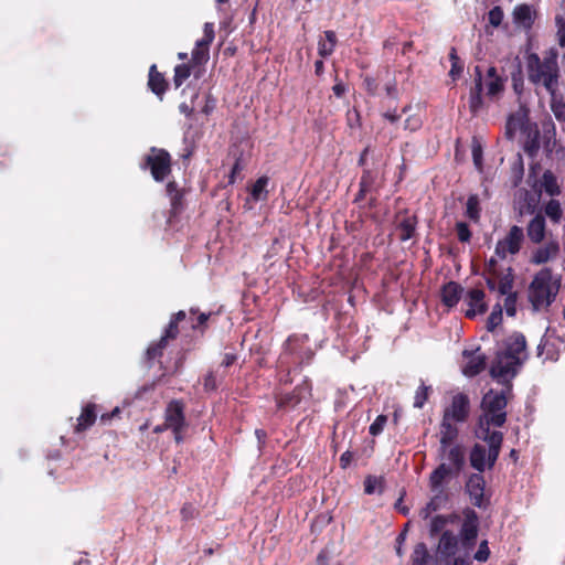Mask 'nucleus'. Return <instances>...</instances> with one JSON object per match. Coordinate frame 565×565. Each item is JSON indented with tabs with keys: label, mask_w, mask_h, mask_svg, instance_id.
<instances>
[{
	"label": "nucleus",
	"mask_w": 565,
	"mask_h": 565,
	"mask_svg": "<svg viewBox=\"0 0 565 565\" xmlns=\"http://www.w3.org/2000/svg\"><path fill=\"white\" fill-rule=\"evenodd\" d=\"M476 436L488 444L489 450L487 451V463L489 468H492L500 455L503 434L499 430H493L492 433H476Z\"/></svg>",
	"instance_id": "f3484780"
},
{
	"label": "nucleus",
	"mask_w": 565,
	"mask_h": 565,
	"mask_svg": "<svg viewBox=\"0 0 565 565\" xmlns=\"http://www.w3.org/2000/svg\"><path fill=\"white\" fill-rule=\"evenodd\" d=\"M516 299H518L516 292L505 295L504 307H505L507 315L510 317H513L516 312Z\"/></svg>",
	"instance_id": "6e6d98bb"
},
{
	"label": "nucleus",
	"mask_w": 565,
	"mask_h": 565,
	"mask_svg": "<svg viewBox=\"0 0 565 565\" xmlns=\"http://www.w3.org/2000/svg\"><path fill=\"white\" fill-rule=\"evenodd\" d=\"M454 475L452 469L445 462H441L429 477V486L431 491H440L445 479Z\"/></svg>",
	"instance_id": "7c9ffc66"
},
{
	"label": "nucleus",
	"mask_w": 565,
	"mask_h": 565,
	"mask_svg": "<svg viewBox=\"0 0 565 565\" xmlns=\"http://www.w3.org/2000/svg\"><path fill=\"white\" fill-rule=\"evenodd\" d=\"M544 213L553 223H559L563 216L561 203L555 199H551L544 206Z\"/></svg>",
	"instance_id": "a19ab883"
},
{
	"label": "nucleus",
	"mask_w": 565,
	"mask_h": 565,
	"mask_svg": "<svg viewBox=\"0 0 565 565\" xmlns=\"http://www.w3.org/2000/svg\"><path fill=\"white\" fill-rule=\"evenodd\" d=\"M462 356L466 360L462 366V373L468 377L479 375L487 366V356L481 352L480 347L476 350H465Z\"/></svg>",
	"instance_id": "4468645a"
},
{
	"label": "nucleus",
	"mask_w": 565,
	"mask_h": 565,
	"mask_svg": "<svg viewBox=\"0 0 565 565\" xmlns=\"http://www.w3.org/2000/svg\"><path fill=\"white\" fill-rule=\"evenodd\" d=\"M194 75V65L190 62L178 64L174 67L173 84L175 88H179L183 83L191 76Z\"/></svg>",
	"instance_id": "72a5a7b5"
},
{
	"label": "nucleus",
	"mask_w": 565,
	"mask_h": 565,
	"mask_svg": "<svg viewBox=\"0 0 565 565\" xmlns=\"http://www.w3.org/2000/svg\"><path fill=\"white\" fill-rule=\"evenodd\" d=\"M514 285V274L512 267H508L499 279L498 291L501 296L514 294L512 291Z\"/></svg>",
	"instance_id": "e433bc0d"
},
{
	"label": "nucleus",
	"mask_w": 565,
	"mask_h": 565,
	"mask_svg": "<svg viewBox=\"0 0 565 565\" xmlns=\"http://www.w3.org/2000/svg\"><path fill=\"white\" fill-rule=\"evenodd\" d=\"M559 253V242L556 238H552L532 252L530 263L535 266L543 265L557 259Z\"/></svg>",
	"instance_id": "2eb2a0df"
},
{
	"label": "nucleus",
	"mask_w": 565,
	"mask_h": 565,
	"mask_svg": "<svg viewBox=\"0 0 565 565\" xmlns=\"http://www.w3.org/2000/svg\"><path fill=\"white\" fill-rule=\"evenodd\" d=\"M511 170L514 177L513 184L516 186L521 182L524 174V167L521 154H518L516 160L511 166Z\"/></svg>",
	"instance_id": "3c124183"
},
{
	"label": "nucleus",
	"mask_w": 565,
	"mask_h": 565,
	"mask_svg": "<svg viewBox=\"0 0 565 565\" xmlns=\"http://www.w3.org/2000/svg\"><path fill=\"white\" fill-rule=\"evenodd\" d=\"M148 87L160 100L168 90L169 83L164 75L158 71L156 64H152L149 68Z\"/></svg>",
	"instance_id": "4be33fe9"
},
{
	"label": "nucleus",
	"mask_w": 565,
	"mask_h": 565,
	"mask_svg": "<svg viewBox=\"0 0 565 565\" xmlns=\"http://www.w3.org/2000/svg\"><path fill=\"white\" fill-rule=\"evenodd\" d=\"M470 465L473 469L479 471V473L483 472L486 469L487 462V449L484 446L480 444H476L470 451Z\"/></svg>",
	"instance_id": "2f4dec72"
},
{
	"label": "nucleus",
	"mask_w": 565,
	"mask_h": 565,
	"mask_svg": "<svg viewBox=\"0 0 565 565\" xmlns=\"http://www.w3.org/2000/svg\"><path fill=\"white\" fill-rule=\"evenodd\" d=\"M559 279H553V270L543 267L533 277L529 285L527 298L535 311L548 308L559 291Z\"/></svg>",
	"instance_id": "39448f33"
},
{
	"label": "nucleus",
	"mask_w": 565,
	"mask_h": 565,
	"mask_svg": "<svg viewBox=\"0 0 565 565\" xmlns=\"http://www.w3.org/2000/svg\"><path fill=\"white\" fill-rule=\"evenodd\" d=\"M458 536L451 531H444L438 543V552L443 557H451L458 551Z\"/></svg>",
	"instance_id": "bb28decb"
},
{
	"label": "nucleus",
	"mask_w": 565,
	"mask_h": 565,
	"mask_svg": "<svg viewBox=\"0 0 565 565\" xmlns=\"http://www.w3.org/2000/svg\"><path fill=\"white\" fill-rule=\"evenodd\" d=\"M505 78L498 74L495 66H490L483 74L481 66L473 68V84L469 89V110L477 116L484 108V99L498 102L505 89Z\"/></svg>",
	"instance_id": "f03ea898"
},
{
	"label": "nucleus",
	"mask_w": 565,
	"mask_h": 565,
	"mask_svg": "<svg viewBox=\"0 0 565 565\" xmlns=\"http://www.w3.org/2000/svg\"><path fill=\"white\" fill-rule=\"evenodd\" d=\"M397 225L396 230L398 232V238L401 242H406L412 239L416 234V227L418 224V218L416 215H409L408 211L405 210L397 214Z\"/></svg>",
	"instance_id": "aec40b11"
},
{
	"label": "nucleus",
	"mask_w": 565,
	"mask_h": 565,
	"mask_svg": "<svg viewBox=\"0 0 565 565\" xmlns=\"http://www.w3.org/2000/svg\"><path fill=\"white\" fill-rule=\"evenodd\" d=\"M463 294L462 286L457 281H448L440 291L441 301L446 307H455Z\"/></svg>",
	"instance_id": "5701e85b"
},
{
	"label": "nucleus",
	"mask_w": 565,
	"mask_h": 565,
	"mask_svg": "<svg viewBox=\"0 0 565 565\" xmlns=\"http://www.w3.org/2000/svg\"><path fill=\"white\" fill-rule=\"evenodd\" d=\"M211 316V312H199V309L195 308H191L189 313L184 310H180L171 315L169 323L164 328L161 338L170 343L188 327L193 332H198L200 335H203L207 328V320Z\"/></svg>",
	"instance_id": "423d86ee"
},
{
	"label": "nucleus",
	"mask_w": 565,
	"mask_h": 565,
	"mask_svg": "<svg viewBox=\"0 0 565 565\" xmlns=\"http://www.w3.org/2000/svg\"><path fill=\"white\" fill-rule=\"evenodd\" d=\"M524 242L523 228L518 225H512L503 239H500L495 245V255L504 259L508 254H518Z\"/></svg>",
	"instance_id": "9b49d317"
},
{
	"label": "nucleus",
	"mask_w": 565,
	"mask_h": 565,
	"mask_svg": "<svg viewBox=\"0 0 565 565\" xmlns=\"http://www.w3.org/2000/svg\"><path fill=\"white\" fill-rule=\"evenodd\" d=\"M168 347L169 343L161 337L158 341H154L149 344L145 353V359L149 366H151L154 361H158L160 363L161 370H163L164 372L170 371V369L163 366L161 362V358L163 356V353L168 349Z\"/></svg>",
	"instance_id": "393cba45"
},
{
	"label": "nucleus",
	"mask_w": 565,
	"mask_h": 565,
	"mask_svg": "<svg viewBox=\"0 0 565 565\" xmlns=\"http://www.w3.org/2000/svg\"><path fill=\"white\" fill-rule=\"evenodd\" d=\"M441 458H446L451 465L454 475H458L465 466V449L461 445L448 447L446 452L440 451Z\"/></svg>",
	"instance_id": "a878e982"
},
{
	"label": "nucleus",
	"mask_w": 565,
	"mask_h": 565,
	"mask_svg": "<svg viewBox=\"0 0 565 565\" xmlns=\"http://www.w3.org/2000/svg\"><path fill=\"white\" fill-rule=\"evenodd\" d=\"M461 542L465 547L475 545L478 536V515L473 510H468L460 530Z\"/></svg>",
	"instance_id": "a211bd4d"
},
{
	"label": "nucleus",
	"mask_w": 565,
	"mask_h": 565,
	"mask_svg": "<svg viewBox=\"0 0 565 565\" xmlns=\"http://www.w3.org/2000/svg\"><path fill=\"white\" fill-rule=\"evenodd\" d=\"M203 38L195 42V46L191 53V60L189 61L194 65V77L201 78L204 73V66L210 60V45L214 41L215 32L214 24L206 22L203 29Z\"/></svg>",
	"instance_id": "6e6552de"
},
{
	"label": "nucleus",
	"mask_w": 565,
	"mask_h": 565,
	"mask_svg": "<svg viewBox=\"0 0 565 565\" xmlns=\"http://www.w3.org/2000/svg\"><path fill=\"white\" fill-rule=\"evenodd\" d=\"M480 201L477 194H471L468 196L466 203V216L472 222H479L480 220Z\"/></svg>",
	"instance_id": "58836bf2"
},
{
	"label": "nucleus",
	"mask_w": 565,
	"mask_h": 565,
	"mask_svg": "<svg viewBox=\"0 0 565 565\" xmlns=\"http://www.w3.org/2000/svg\"><path fill=\"white\" fill-rule=\"evenodd\" d=\"M551 109L555 116V118L559 122H565V102L563 98H557V94L555 96H551Z\"/></svg>",
	"instance_id": "37998d69"
},
{
	"label": "nucleus",
	"mask_w": 565,
	"mask_h": 565,
	"mask_svg": "<svg viewBox=\"0 0 565 565\" xmlns=\"http://www.w3.org/2000/svg\"><path fill=\"white\" fill-rule=\"evenodd\" d=\"M437 500H438V497L433 498V499H431V500L426 504V507H425V508H423V509L420 510V513H419V514H420V516H422L423 519H428V518H429V515H430L433 512H435V511H437V510H438L439 504H438Z\"/></svg>",
	"instance_id": "13d9d810"
},
{
	"label": "nucleus",
	"mask_w": 565,
	"mask_h": 565,
	"mask_svg": "<svg viewBox=\"0 0 565 565\" xmlns=\"http://www.w3.org/2000/svg\"><path fill=\"white\" fill-rule=\"evenodd\" d=\"M524 117L525 116L520 113L509 115L504 127V135L508 139L512 140L516 131L523 128Z\"/></svg>",
	"instance_id": "473e14b6"
},
{
	"label": "nucleus",
	"mask_w": 565,
	"mask_h": 565,
	"mask_svg": "<svg viewBox=\"0 0 565 565\" xmlns=\"http://www.w3.org/2000/svg\"><path fill=\"white\" fill-rule=\"evenodd\" d=\"M456 233L459 242L461 243H469L471 239V231L467 223L465 222H457L456 223Z\"/></svg>",
	"instance_id": "603ef678"
},
{
	"label": "nucleus",
	"mask_w": 565,
	"mask_h": 565,
	"mask_svg": "<svg viewBox=\"0 0 565 565\" xmlns=\"http://www.w3.org/2000/svg\"><path fill=\"white\" fill-rule=\"evenodd\" d=\"M489 556H490V550L488 547V542L482 541L479 545L478 551L475 554V559H477L478 562H486V561H488Z\"/></svg>",
	"instance_id": "4d7b16f0"
},
{
	"label": "nucleus",
	"mask_w": 565,
	"mask_h": 565,
	"mask_svg": "<svg viewBox=\"0 0 565 565\" xmlns=\"http://www.w3.org/2000/svg\"><path fill=\"white\" fill-rule=\"evenodd\" d=\"M430 391H431L430 386H426L425 384H422L415 393L414 407L422 408L424 406V404L426 403V401L428 399Z\"/></svg>",
	"instance_id": "de8ad7c7"
},
{
	"label": "nucleus",
	"mask_w": 565,
	"mask_h": 565,
	"mask_svg": "<svg viewBox=\"0 0 565 565\" xmlns=\"http://www.w3.org/2000/svg\"><path fill=\"white\" fill-rule=\"evenodd\" d=\"M463 71V64L462 62H454L451 63V68L449 71V76L456 81Z\"/></svg>",
	"instance_id": "774afa93"
},
{
	"label": "nucleus",
	"mask_w": 565,
	"mask_h": 565,
	"mask_svg": "<svg viewBox=\"0 0 565 565\" xmlns=\"http://www.w3.org/2000/svg\"><path fill=\"white\" fill-rule=\"evenodd\" d=\"M459 520V515L456 513H450L448 515L438 514L431 518L429 523V536L435 537L446 531L445 527L449 523H455Z\"/></svg>",
	"instance_id": "c756f323"
},
{
	"label": "nucleus",
	"mask_w": 565,
	"mask_h": 565,
	"mask_svg": "<svg viewBox=\"0 0 565 565\" xmlns=\"http://www.w3.org/2000/svg\"><path fill=\"white\" fill-rule=\"evenodd\" d=\"M243 170V166H242V160H241V157L237 158L231 169V173H230V177H228V183L230 184H233L235 183V180H236V175L241 173V171Z\"/></svg>",
	"instance_id": "0e129e2a"
},
{
	"label": "nucleus",
	"mask_w": 565,
	"mask_h": 565,
	"mask_svg": "<svg viewBox=\"0 0 565 565\" xmlns=\"http://www.w3.org/2000/svg\"><path fill=\"white\" fill-rule=\"evenodd\" d=\"M501 391L489 390L482 397L481 414L477 422L476 433H492L491 427H502L507 423V406L513 397L512 382H499Z\"/></svg>",
	"instance_id": "7ed1b4c3"
},
{
	"label": "nucleus",
	"mask_w": 565,
	"mask_h": 565,
	"mask_svg": "<svg viewBox=\"0 0 565 565\" xmlns=\"http://www.w3.org/2000/svg\"><path fill=\"white\" fill-rule=\"evenodd\" d=\"M185 406L181 399H172L164 409L166 426L173 433L177 444H181L184 439L183 433L188 428L185 418Z\"/></svg>",
	"instance_id": "1a4fd4ad"
},
{
	"label": "nucleus",
	"mask_w": 565,
	"mask_h": 565,
	"mask_svg": "<svg viewBox=\"0 0 565 565\" xmlns=\"http://www.w3.org/2000/svg\"><path fill=\"white\" fill-rule=\"evenodd\" d=\"M237 361V354L236 353H225L223 356V360L221 362V367H223V371H226L227 367L232 366Z\"/></svg>",
	"instance_id": "338daca9"
},
{
	"label": "nucleus",
	"mask_w": 565,
	"mask_h": 565,
	"mask_svg": "<svg viewBox=\"0 0 565 565\" xmlns=\"http://www.w3.org/2000/svg\"><path fill=\"white\" fill-rule=\"evenodd\" d=\"M377 483L379 481L375 477L367 476L364 480V492L367 494L374 493Z\"/></svg>",
	"instance_id": "69168bd1"
},
{
	"label": "nucleus",
	"mask_w": 565,
	"mask_h": 565,
	"mask_svg": "<svg viewBox=\"0 0 565 565\" xmlns=\"http://www.w3.org/2000/svg\"><path fill=\"white\" fill-rule=\"evenodd\" d=\"M540 147V132L536 130L534 136L526 140L524 145V151L527 153V156L534 158L537 156Z\"/></svg>",
	"instance_id": "a18cd8bd"
},
{
	"label": "nucleus",
	"mask_w": 565,
	"mask_h": 565,
	"mask_svg": "<svg viewBox=\"0 0 565 565\" xmlns=\"http://www.w3.org/2000/svg\"><path fill=\"white\" fill-rule=\"evenodd\" d=\"M376 177H377L376 172H374L370 169L363 170L362 175L360 178L359 186H362L369 191H372L373 185L376 180Z\"/></svg>",
	"instance_id": "09e8293b"
},
{
	"label": "nucleus",
	"mask_w": 565,
	"mask_h": 565,
	"mask_svg": "<svg viewBox=\"0 0 565 565\" xmlns=\"http://www.w3.org/2000/svg\"><path fill=\"white\" fill-rule=\"evenodd\" d=\"M386 423H387V416L386 415H379L375 418V420L370 425L369 433L372 436H379L383 431Z\"/></svg>",
	"instance_id": "864d4df0"
},
{
	"label": "nucleus",
	"mask_w": 565,
	"mask_h": 565,
	"mask_svg": "<svg viewBox=\"0 0 565 565\" xmlns=\"http://www.w3.org/2000/svg\"><path fill=\"white\" fill-rule=\"evenodd\" d=\"M513 19L516 23L524 25H531L532 13L531 8L527 4H519L513 10Z\"/></svg>",
	"instance_id": "79ce46f5"
},
{
	"label": "nucleus",
	"mask_w": 565,
	"mask_h": 565,
	"mask_svg": "<svg viewBox=\"0 0 565 565\" xmlns=\"http://www.w3.org/2000/svg\"><path fill=\"white\" fill-rule=\"evenodd\" d=\"M470 414V399L467 394L458 393L452 396L451 403L444 409L443 418L455 423H465Z\"/></svg>",
	"instance_id": "f8f14e48"
},
{
	"label": "nucleus",
	"mask_w": 565,
	"mask_h": 565,
	"mask_svg": "<svg viewBox=\"0 0 565 565\" xmlns=\"http://www.w3.org/2000/svg\"><path fill=\"white\" fill-rule=\"evenodd\" d=\"M422 120L417 116H409L405 119L404 128L411 131H416L420 128Z\"/></svg>",
	"instance_id": "680f3d73"
},
{
	"label": "nucleus",
	"mask_w": 565,
	"mask_h": 565,
	"mask_svg": "<svg viewBox=\"0 0 565 565\" xmlns=\"http://www.w3.org/2000/svg\"><path fill=\"white\" fill-rule=\"evenodd\" d=\"M413 565H426L430 558L428 548L425 543H417L412 553Z\"/></svg>",
	"instance_id": "ea45409f"
},
{
	"label": "nucleus",
	"mask_w": 565,
	"mask_h": 565,
	"mask_svg": "<svg viewBox=\"0 0 565 565\" xmlns=\"http://www.w3.org/2000/svg\"><path fill=\"white\" fill-rule=\"evenodd\" d=\"M180 515L183 522H189L199 515V510L194 507L193 503L186 502L182 505Z\"/></svg>",
	"instance_id": "8fccbe9b"
},
{
	"label": "nucleus",
	"mask_w": 565,
	"mask_h": 565,
	"mask_svg": "<svg viewBox=\"0 0 565 565\" xmlns=\"http://www.w3.org/2000/svg\"><path fill=\"white\" fill-rule=\"evenodd\" d=\"M166 193L170 200L168 223H172L185 210L186 190L179 186L175 180H170L166 185Z\"/></svg>",
	"instance_id": "ddd939ff"
},
{
	"label": "nucleus",
	"mask_w": 565,
	"mask_h": 565,
	"mask_svg": "<svg viewBox=\"0 0 565 565\" xmlns=\"http://www.w3.org/2000/svg\"><path fill=\"white\" fill-rule=\"evenodd\" d=\"M526 235L530 242L535 245L544 242L546 236V221L542 213L535 214V216L529 222L526 226Z\"/></svg>",
	"instance_id": "412c9836"
},
{
	"label": "nucleus",
	"mask_w": 565,
	"mask_h": 565,
	"mask_svg": "<svg viewBox=\"0 0 565 565\" xmlns=\"http://www.w3.org/2000/svg\"><path fill=\"white\" fill-rule=\"evenodd\" d=\"M338 44V38L334 31L327 30L318 40V54L321 58H326L333 54Z\"/></svg>",
	"instance_id": "cd10ccee"
},
{
	"label": "nucleus",
	"mask_w": 565,
	"mask_h": 565,
	"mask_svg": "<svg viewBox=\"0 0 565 565\" xmlns=\"http://www.w3.org/2000/svg\"><path fill=\"white\" fill-rule=\"evenodd\" d=\"M97 418V406L94 403H87L77 417V424L74 427L75 433H83L90 428Z\"/></svg>",
	"instance_id": "b1692460"
},
{
	"label": "nucleus",
	"mask_w": 565,
	"mask_h": 565,
	"mask_svg": "<svg viewBox=\"0 0 565 565\" xmlns=\"http://www.w3.org/2000/svg\"><path fill=\"white\" fill-rule=\"evenodd\" d=\"M141 170L149 171L156 182H163L172 172V157L168 150L151 147L139 164Z\"/></svg>",
	"instance_id": "0eeeda50"
},
{
	"label": "nucleus",
	"mask_w": 565,
	"mask_h": 565,
	"mask_svg": "<svg viewBox=\"0 0 565 565\" xmlns=\"http://www.w3.org/2000/svg\"><path fill=\"white\" fill-rule=\"evenodd\" d=\"M215 106H216V99L211 94H207L205 96V103H204V106L202 107L201 111L204 115L209 116L215 109Z\"/></svg>",
	"instance_id": "e2e57ef3"
},
{
	"label": "nucleus",
	"mask_w": 565,
	"mask_h": 565,
	"mask_svg": "<svg viewBox=\"0 0 565 565\" xmlns=\"http://www.w3.org/2000/svg\"><path fill=\"white\" fill-rule=\"evenodd\" d=\"M269 182V178L266 175H263L258 178L255 183L250 188V196L255 202L258 201H266L268 199V191L267 185Z\"/></svg>",
	"instance_id": "f704fd0d"
},
{
	"label": "nucleus",
	"mask_w": 565,
	"mask_h": 565,
	"mask_svg": "<svg viewBox=\"0 0 565 565\" xmlns=\"http://www.w3.org/2000/svg\"><path fill=\"white\" fill-rule=\"evenodd\" d=\"M542 185L544 191L551 196L558 195L561 193V188L557 183V179L550 170H546L543 173Z\"/></svg>",
	"instance_id": "4c0bfd02"
},
{
	"label": "nucleus",
	"mask_w": 565,
	"mask_h": 565,
	"mask_svg": "<svg viewBox=\"0 0 565 565\" xmlns=\"http://www.w3.org/2000/svg\"><path fill=\"white\" fill-rule=\"evenodd\" d=\"M363 85H364L365 90L370 95H372V96L376 95L377 88H379V83L374 77L365 76L363 79Z\"/></svg>",
	"instance_id": "bf43d9fd"
},
{
	"label": "nucleus",
	"mask_w": 565,
	"mask_h": 565,
	"mask_svg": "<svg viewBox=\"0 0 565 565\" xmlns=\"http://www.w3.org/2000/svg\"><path fill=\"white\" fill-rule=\"evenodd\" d=\"M501 322H502V307L500 303H497L493 307L492 312L490 313V316L487 319V330L490 332H493L494 329L499 324H501Z\"/></svg>",
	"instance_id": "c03bdc74"
},
{
	"label": "nucleus",
	"mask_w": 565,
	"mask_h": 565,
	"mask_svg": "<svg viewBox=\"0 0 565 565\" xmlns=\"http://www.w3.org/2000/svg\"><path fill=\"white\" fill-rule=\"evenodd\" d=\"M227 376L226 371L218 372L216 371H210L205 376L203 381V387L205 392H213L216 391L220 384L224 381V379Z\"/></svg>",
	"instance_id": "c9c22d12"
},
{
	"label": "nucleus",
	"mask_w": 565,
	"mask_h": 565,
	"mask_svg": "<svg viewBox=\"0 0 565 565\" xmlns=\"http://www.w3.org/2000/svg\"><path fill=\"white\" fill-rule=\"evenodd\" d=\"M311 396L312 385L310 380L306 377L292 392L275 394L276 407L278 411H291Z\"/></svg>",
	"instance_id": "9d476101"
},
{
	"label": "nucleus",
	"mask_w": 565,
	"mask_h": 565,
	"mask_svg": "<svg viewBox=\"0 0 565 565\" xmlns=\"http://www.w3.org/2000/svg\"><path fill=\"white\" fill-rule=\"evenodd\" d=\"M308 341V337H298V335H290L286 343H285V350L288 351L291 354H297L298 348L302 344H305Z\"/></svg>",
	"instance_id": "49530a36"
},
{
	"label": "nucleus",
	"mask_w": 565,
	"mask_h": 565,
	"mask_svg": "<svg viewBox=\"0 0 565 565\" xmlns=\"http://www.w3.org/2000/svg\"><path fill=\"white\" fill-rule=\"evenodd\" d=\"M527 343L523 333L513 332L503 342V350L498 351L489 373L497 382H512L529 358Z\"/></svg>",
	"instance_id": "f257e3e1"
},
{
	"label": "nucleus",
	"mask_w": 565,
	"mask_h": 565,
	"mask_svg": "<svg viewBox=\"0 0 565 565\" xmlns=\"http://www.w3.org/2000/svg\"><path fill=\"white\" fill-rule=\"evenodd\" d=\"M503 17V10L499 6L493 7L488 13L489 23L495 28H498L502 23Z\"/></svg>",
	"instance_id": "5fc2aeb1"
},
{
	"label": "nucleus",
	"mask_w": 565,
	"mask_h": 565,
	"mask_svg": "<svg viewBox=\"0 0 565 565\" xmlns=\"http://www.w3.org/2000/svg\"><path fill=\"white\" fill-rule=\"evenodd\" d=\"M463 302L468 307L465 311L468 319H473L477 315H483L488 310L486 294L479 288L469 289L463 297Z\"/></svg>",
	"instance_id": "dca6fc26"
},
{
	"label": "nucleus",
	"mask_w": 565,
	"mask_h": 565,
	"mask_svg": "<svg viewBox=\"0 0 565 565\" xmlns=\"http://www.w3.org/2000/svg\"><path fill=\"white\" fill-rule=\"evenodd\" d=\"M334 82L335 83L332 86V92L334 96H337L338 98H342L348 92V86L342 81H339L338 74H335L334 76Z\"/></svg>",
	"instance_id": "052dcab7"
},
{
	"label": "nucleus",
	"mask_w": 565,
	"mask_h": 565,
	"mask_svg": "<svg viewBox=\"0 0 565 565\" xmlns=\"http://www.w3.org/2000/svg\"><path fill=\"white\" fill-rule=\"evenodd\" d=\"M455 422L446 420L443 418L440 424V451L446 452V449L454 443L458 436V429L454 425Z\"/></svg>",
	"instance_id": "c85d7f7f"
},
{
	"label": "nucleus",
	"mask_w": 565,
	"mask_h": 565,
	"mask_svg": "<svg viewBox=\"0 0 565 565\" xmlns=\"http://www.w3.org/2000/svg\"><path fill=\"white\" fill-rule=\"evenodd\" d=\"M484 488L486 481L481 473H472L466 482V491L477 508L483 507Z\"/></svg>",
	"instance_id": "6ab92c4d"
},
{
	"label": "nucleus",
	"mask_w": 565,
	"mask_h": 565,
	"mask_svg": "<svg viewBox=\"0 0 565 565\" xmlns=\"http://www.w3.org/2000/svg\"><path fill=\"white\" fill-rule=\"evenodd\" d=\"M558 52L551 47L541 58L531 53L526 58L527 78L533 85H542L551 96H555L559 86Z\"/></svg>",
	"instance_id": "20e7f679"
}]
</instances>
